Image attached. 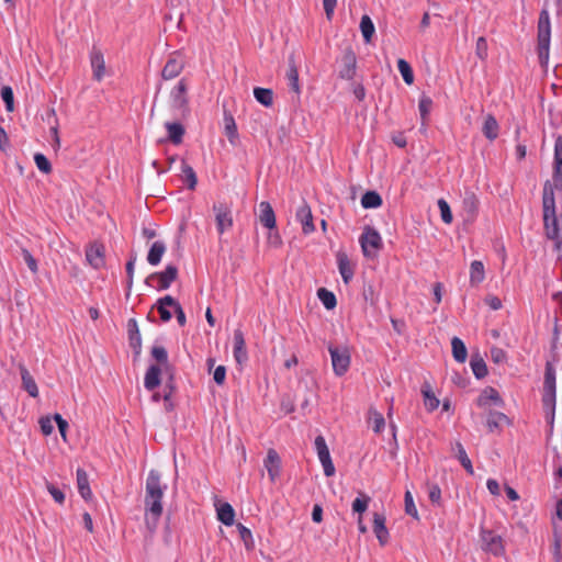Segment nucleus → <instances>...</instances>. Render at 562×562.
Segmentation results:
<instances>
[{"instance_id": "obj_17", "label": "nucleus", "mask_w": 562, "mask_h": 562, "mask_svg": "<svg viewBox=\"0 0 562 562\" xmlns=\"http://www.w3.org/2000/svg\"><path fill=\"white\" fill-rule=\"evenodd\" d=\"M296 218L302 224L304 234H311L315 231L311 207L306 203L299 207L296 212Z\"/></svg>"}, {"instance_id": "obj_19", "label": "nucleus", "mask_w": 562, "mask_h": 562, "mask_svg": "<svg viewBox=\"0 0 562 562\" xmlns=\"http://www.w3.org/2000/svg\"><path fill=\"white\" fill-rule=\"evenodd\" d=\"M162 368H160L158 364H151L146 373L144 379V386L148 391H154L157 386H159L161 380L160 375L162 372Z\"/></svg>"}, {"instance_id": "obj_51", "label": "nucleus", "mask_w": 562, "mask_h": 562, "mask_svg": "<svg viewBox=\"0 0 562 562\" xmlns=\"http://www.w3.org/2000/svg\"><path fill=\"white\" fill-rule=\"evenodd\" d=\"M34 161L40 171H42L46 175L52 171V165L45 155H43L41 153H36L34 155Z\"/></svg>"}, {"instance_id": "obj_37", "label": "nucleus", "mask_w": 562, "mask_h": 562, "mask_svg": "<svg viewBox=\"0 0 562 562\" xmlns=\"http://www.w3.org/2000/svg\"><path fill=\"white\" fill-rule=\"evenodd\" d=\"M485 278L484 265L480 260H474L470 267V282L473 285L481 283Z\"/></svg>"}, {"instance_id": "obj_7", "label": "nucleus", "mask_w": 562, "mask_h": 562, "mask_svg": "<svg viewBox=\"0 0 562 562\" xmlns=\"http://www.w3.org/2000/svg\"><path fill=\"white\" fill-rule=\"evenodd\" d=\"M461 207L463 220L469 223L474 222L480 207V200L477 195L471 190H465L462 195Z\"/></svg>"}, {"instance_id": "obj_22", "label": "nucleus", "mask_w": 562, "mask_h": 562, "mask_svg": "<svg viewBox=\"0 0 562 562\" xmlns=\"http://www.w3.org/2000/svg\"><path fill=\"white\" fill-rule=\"evenodd\" d=\"M501 405L503 403L498 392L494 387H485L476 400V404L480 407H486L491 403Z\"/></svg>"}, {"instance_id": "obj_52", "label": "nucleus", "mask_w": 562, "mask_h": 562, "mask_svg": "<svg viewBox=\"0 0 562 562\" xmlns=\"http://www.w3.org/2000/svg\"><path fill=\"white\" fill-rule=\"evenodd\" d=\"M432 106V100L426 95L422 97L418 103V109L420 112V116L423 120V124H425V121L431 110Z\"/></svg>"}, {"instance_id": "obj_63", "label": "nucleus", "mask_w": 562, "mask_h": 562, "mask_svg": "<svg viewBox=\"0 0 562 562\" xmlns=\"http://www.w3.org/2000/svg\"><path fill=\"white\" fill-rule=\"evenodd\" d=\"M226 376V369L224 366H218L213 374V379L216 382V384L221 385L224 383Z\"/></svg>"}, {"instance_id": "obj_31", "label": "nucleus", "mask_w": 562, "mask_h": 562, "mask_svg": "<svg viewBox=\"0 0 562 562\" xmlns=\"http://www.w3.org/2000/svg\"><path fill=\"white\" fill-rule=\"evenodd\" d=\"M508 418L505 414L496 411H491L487 415L486 426L491 432L499 429V427L507 423Z\"/></svg>"}, {"instance_id": "obj_43", "label": "nucleus", "mask_w": 562, "mask_h": 562, "mask_svg": "<svg viewBox=\"0 0 562 562\" xmlns=\"http://www.w3.org/2000/svg\"><path fill=\"white\" fill-rule=\"evenodd\" d=\"M454 450H456V456H457L458 460L460 461L461 465L465 469V471L469 474L472 475L474 473V470H473V467H472V462H471L470 458L468 457V454L465 452V449L462 446V443L461 442H457L456 447H454Z\"/></svg>"}, {"instance_id": "obj_45", "label": "nucleus", "mask_w": 562, "mask_h": 562, "mask_svg": "<svg viewBox=\"0 0 562 562\" xmlns=\"http://www.w3.org/2000/svg\"><path fill=\"white\" fill-rule=\"evenodd\" d=\"M317 296L327 310H333L337 305L335 294L325 288L317 290Z\"/></svg>"}, {"instance_id": "obj_35", "label": "nucleus", "mask_w": 562, "mask_h": 562, "mask_svg": "<svg viewBox=\"0 0 562 562\" xmlns=\"http://www.w3.org/2000/svg\"><path fill=\"white\" fill-rule=\"evenodd\" d=\"M151 356L158 363L162 366L165 372L173 370L172 367L169 364L168 353L165 347L154 346L151 348Z\"/></svg>"}, {"instance_id": "obj_24", "label": "nucleus", "mask_w": 562, "mask_h": 562, "mask_svg": "<svg viewBox=\"0 0 562 562\" xmlns=\"http://www.w3.org/2000/svg\"><path fill=\"white\" fill-rule=\"evenodd\" d=\"M168 374V378L165 382L164 386V401H165V408L166 411H172L173 404L171 403L170 398L176 392V382H175V373L173 370L166 372Z\"/></svg>"}, {"instance_id": "obj_46", "label": "nucleus", "mask_w": 562, "mask_h": 562, "mask_svg": "<svg viewBox=\"0 0 562 562\" xmlns=\"http://www.w3.org/2000/svg\"><path fill=\"white\" fill-rule=\"evenodd\" d=\"M128 326L131 347L134 348L136 350V355H138L140 352V334L137 328V324L134 319H131Z\"/></svg>"}, {"instance_id": "obj_23", "label": "nucleus", "mask_w": 562, "mask_h": 562, "mask_svg": "<svg viewBox=\"0 0 562 562\" xmlns=\"http://www.w3.org/2000/svg\"><path fill=\"white\" fill-rule=\"evenodd\" d=\"M344 66L339 71V77L350 80L356 74V56L349 50L342 57Z\"/></svg>"}, {"instance_id": "obj_16", "label": "nucleus", "mask_w": 562, "mask_h": 562, "mask_svg": "<svg viewBox=\"0 0 562 562\" xmlns=\"http://www.w3.org/2000/svg\"><path fill=\"white\" fill-rule=\"evenodd\" d=\"M90 63L93 70V78L101 81L105 75V63L100 49L93 47L90 54Z\"/></svg>"}, {"instance_id": "obj_33", "label": "nucleus", "mask_w": 562, "mask_h": 562, "mask_svg": "<svg viewBox=\"0 0 562 562\" xmlns=\"http://www.w3.org/2000/svg\"><path fill=\"white\" fill-rule=\"evenodd\" d=\"M21 379L23 389L29 393L30 396L36 397L38 395V389L27 369L21 368Z\"/></svg>"}, {"instance_id": "obj_55", "label": "nucleus", "mask_w": 562, "mask_h": 562, "mask_svg": "<svg viewBox=\"0 0 562 562\" xmlns=\"http://www.w3.org/2000/svg\"><path fill=\"white\" fill-rule=\"evenodd\" d=\"M475 54L482 60H484L487 57V41L485 37L480 36L477 38Z\"/></svg>"}, {"instance_id": "obj_47", "label": "nucleus", "mask_w": 562, "mask_h": 562, "mask_svg": "<svg viewBox=\"0 0 562 562\" xmlns=\"http://www.w3.org/2000/svg\"><path fill=\"white\" fill-rule=\"evenodd\" d=\"M422 393L424 396V404L427 411L432 412L438 408L439 400L435 396L429 386H424L422 389Z\"/></svg>"}, {"instance_id": "obj_48", "label": "nucleus", "mask_w": 562, "mask_h": 562, "mask_svg": "<svg viewBox=\"0 0 562 562\" xmlns=\"http://www.w3.org/2000/svg\"><path fill=\"white\" fill-rule=\"evenodd\" d=\"M397 68L403 77V80L407 85H412L414 82V74H413L411 65L405 59H398Z\"/></svg>"}, {"instance_id": "obj_11", "label": "nucleus", "mask_w": 562, "mask_h": 562, "mask_svg": "<svg viewBox=\"0 0 562 562\" xmlns=\"http://www.w3.org/2000/svg\"><path fill=\"white\" fill-rule=\"evenodd\" d=\"M482 548L485 551L499 555L504 552L503 540L501 536L491 530H482L481 532Z\"/></svg>"}, {"instance_id": "obj_1", "label": "nucleus", "mask_w": 562, "mask_h": 562, "mask_svg": "<svg viewBox=\"0 0 562 562\" xmlns=\"http://www.w3.org/2000/svg\"><path fill=\"white\" fill-rule=\"evenodd\" d=\"M167 491V484L162 483L161 474L157 470L148 472L145 484V522L150 531L157 528L162 514V498Z\"/></svg>"}, {"instance_id": "obj_42", "label": "nucleus", "mask_w": 562, "mask_h": 562, "mask_svg": "<svg viewBox=\"0 0 562 562\" xmlns=\"http://www.w3.org/2000/svg\"><path fill=\"white\" fill-rule=\"evenodd\" d=\"M360 30L367 44L371 43L374 35V24L369 15H363L360 21Z\"/></svg>"}, {"instance_id": "obj_38", "label": "nucleus", "mask_w": 562, "mask_h": 562, "mask_svg": "<svg viewBox=\"0 0 562 562\" xmlns=\"http://www.w3.org/2000/svg\"><path fill=\"white\" fill-rule=\"evenodd\" d=\"M167 132H168V138L176 145L180 144L182 142V137L184 135V128L180 123H170L167 122L165 124Z\"/></svg>"}, {"instance_id": "obj_41", "label": "nucleus", "mask_w": 562, "mask_h": 562, "mask_svg": "<svg viewBox=\"0 0 562 562\" xmlns=\"http://www.w3.org/2000/svg\"><path fill=\"white\" fill-rule=\"evenodd\" d=\"M470 364L476 379H483L486 376L487 367L482 357L479 355L472 356Z\"/></svg>"}, {"instance_id": "obj_10", "label": "nucleus", "mask_w": 562, "mask_h": 562, "mask_svg": "<svg viewBox=\"0 0 562 562\" xmlns=\"http://www.w3.org/2000/svg\"><path fill=\"white\" fill-rule=\"evenodd\" d=\"M177 277H178V269H177V267L173 266V265H168L164 271L151 273L146 279V283L150 284L151 280L157 279L158 280V288L157 289L158 290H166L177 279Z\"/></svg>"}, {"instance_id": "obj_32", "label": "nucleus", "mask_w": 562, "mask_h": 562, "mask_svg": "<svg viewBox=\"0 0 562 562\" xmlns=\"http://www.w3.org/2000/svg\"><path fill=\"white\" fill-rule=\"evenodd\" d=\"M224 124H225V134L231 144L235 145L238 138L237 126L233 115L228 112H224Z\"/></svg>"}, {"instance_id": "obj_60", "label": "nucleus", "mask_w": 562, "mask_h": 562, "mask_svg": "<svg viewBox=\"0 0 562 562\" xmlns=\"http://www.w3.org/2000/svg\"><path fill=\"white\" fill-rule=\"evenodd\" d=\"M491 359L495 363H502L506 360V352L498 347H493L491 349Z\"/></svg>"}, {"instance_id": "obj_13", "label": "nucleus", "mask_w": 562, "mask_h": 562, "mask_svg": "<svg viewBox=\"0 0 562 562\" xmlns=\"http://www.w3.org/2000/svg\"><path fill=\"white\" fill-rule=\"evenodd\" d=\"M263 463L270 481L274 483L281 473V459L278 452L274 449H269Z\"/></svg>"}, {"instance_id": "obj_57", "label": "nucleus", "mask_w": 562, "mask_h": 562, "mask_svg": "<svg viewBox=\"0 0 562 562\" xmlns=\"http://www.w3.org/2000/svg\"><path fill=\"white\" fill-rule=\"evenodd\" d=\"M22 257H23L26 266L29 267V269L33 273H37L38 266H37L36 259L33 257V255L27 249L23 248L22 249Z\"/></svg>"}, {"instance_id": "obj_21", "label": "nucleus", "mask_w": 562, "mask_h": 562, "mask_svg": "<svg viewBox=\"0 0 562 562\" xmlns=\"http://www.w3.org/2000/svg\"><path fill=\"white\" fill-rule=\"evenodd\" d=\"M373 532L375 533L381 546L389 541V530L385 527V517L375 513L373 516Z\"/></svg>"}, {"instance_id": "obj_28", "label": "nucleus", "mask_w": 562, "mask_h": 562, "mask_svg": "<svg viewBox=\"0 0 562 562\" xmlns=\"http://www.w3.org/2000/svg\"><path fill=\"white\" fill-rule=\"evenodd\" d=\"M166 252V245L164 241L157 240L155 241L147 255V261L151 266H157L160 263L164 254Z\"/></svg>"}, {"instance_id": "obj_56", "label": "nucleus", "mask_w": 562, "mask_h": 562, "mask_svg": "<svg viewBox=\"0 0 562 562\" xmlns=\"http://www.w3.org/2000/svg\"><path fill=\"white\" fill-rule=\"evenodd\" d=\"M428 497L435 505H440L441 490L437 484H428Z\"/></svg>"}, {"instance_id": "obj_36", "label": "nucleus", "mask_w": 562, "mask_h": 562, "mask_svg": "<svg viewBox=\"0 0 562 562\" xmlns=\"http://www.w3.org/2000/svg\"><path fill=\"white\" fill-rule=\"evenodd\" d=\"M452 355L456 361L463 363L467 360L468 351L464 342L459 337L451 339Z\"/></svg>"}, {"instance_id": "obj_18", "label": "nucleus", "mask_w": 562, "mask_h": 562, "mask_svg": "<svg viewBox=\"0 0 562 562\" xmlns=\"http://www.w3.org/2000/svg\"><path fill=\"white\" fill-rule=\"evenodd\" d=\"M177 303V300L173 299L171 295H166L164 297H160L156 302V307L158 310V313L160 315V318L162 322H169L172 317L170 308H175Z\"/></svg>"}, {"instance_id": "obj_58", "label": "nucleus", "mask_w": 562, "mask_h": 562, "mask_svg": "<svg viewBox=\"0 0 562 562\" xmlns=\"http://www.w3.org/2000/svg\"><path fill=\"white\" fill-rule=\"evenodd\" d=\"M385 420L382 414L378 412H372V429L374 432L379 434L384 428Z\"/></svg>"}, {"instance_id": "obj_6", "label": "nucleus", "mask_w": 562, "mask_h": 562, "mask_svg": "<svg viewBox=\"0 0 562 562\" xmlns=\"http://www.w3.org/2000/svg\"><path fill=\"white\" fill-rule=\"evenodd\" d=\"M212 210L214 212L217 232L220 235H223L234 225L232 206L226 202H215Z\"/></svg>"}, {"instance_id": "obj_2", "label": "nucleus", "mask_w": 562, "mask_h": 562, "mask_svg": "<svg viewBox=\"0 0 562 562\" xmlns=\"http://www.w3.org/2000/svg\"><path fill=\"white\" fill-rule=\"evenodd\" d=\"M550 38H551V25L549 11L542 9L538 20V35H537V54L539 64L542 68H547L550 54Z\"/></svg>"}, {"instance_id": "obj_27", "label": "nucleus", "mask_w": 562, "mask_h": 562, "mask_svg": "<svg viewBox=\"0 0 562 562\" xmlns=\"http://www.w3.org/2000/svg\"><path fill=\"white\" fill-rule=\"evenodd\" d=\"M77 486L81 497L86 501L92 497V492L89 486L88 474L83 469H77Z\"/></svg>"}, {"instance_id": "obj_29", "label": "nucleus", "mask_w": 562, "mask_h": 562, "mask_svg": "<svg viewBox=\"0 0 562 562\" xmlns=\"http://www.w3.org/2000/svg\"><path fill=\"white\" fill-rule=\"evenodd\" d=\"M181 180L190 190H194L198 183L195 171L184 160L181 161Z\"/></svg>"}, {"instance_id": "obj_40", "label": "nucleus", "mask_w": 562, "mask_h": 562, "mask_svg": "<svg viewBox=\"0 0 562 562\" xmlns=\"http://www.w3.org/2000/svg\"><path fill=\"white\" fill-rule=\"evenodd\" d=\"M363 209H376L382 205V198L376 191H367L361 198Z\"/></svg>"}, {"instance_id": "obj_5", "label": "nucleus", "mask_w": 562, "mask_h": 562, "mask_svg": "<svg viewBox=\"0 0 562 562\" xmlns=\"http://www.w3.org/2000/svg\"><path fill=\"white\" fill-rule=\"evenodd\" d=\"M331 366L337 376H342L350 367V351L346 346H328Z\"/></svg>"}, {"instance_id": "obj_9", "label": "nucleus", "mask_w": 562, "mask_h": 562, "mask_svg": "<svg viewBox=\"0 0 562 562\" xmlns=\"http://www.w3.org/2000/svg\"><path fill=\"white\" fill-rule=\"evenodd\" d=\"M553 190H562V135H559L554 143V160H553Z\"/></svg>"}, {"instance_id": "obj_62", "label": "nucleus", "mask_w": 562, "mask_h": 562, "mask_svg": "<svg viewBox=\"0 0 562 562\" xmlns=\"http://www.w3.org/2000/svg\"><path fill=\"white\" fill-rule=\"evenodd\" d=\"M54 419L57 423L58 430H59L63 439L66 441V431L68 428V423L59 414H55Z\"/></svg>"}, {"instance_id": "obj_44", "label": "nucleus", "mask_w": 562, "mask_h": 562, "mask_svg": "<svg viewBox=\"0 0 562 562\" xmlns=\"http://www.w3.org/2000/svg\"><path fill=\"white\" fill-rule=\"evenodd\" d=\"M254 95L256 100L265 106H271L273 103V91L271 89L255 88Z\"/></svg>"}, {"instance_id": "obj_4", "label": "nucleus", "mask_w": 562, "mask_h": 562, "mask_svg": "<svg viewBox=\"0 0 562 562\" xmlns=\"http://www.w3.org/2000/svg\"><path fill=\"white\" fill-rule=\"evenodd\" d=\"M359 243L363 252V256L369 259L378 257V252L383 247V241L379 232L367 225L359 238Z\"/></svg>"}, {"instance_id": "obj_26", "label": "nucleus", "mask_w": 562, "mask_h": 562, "mask_svg": "<svg viewBox=\"0 0 562 562\" xmlns=\"http://www.w3.org/2000/svg\"><path fill=\"white\" fill-rule=\"evenodd\" d=\"M182 60L178 58H170L162 68L161 76L166 80L173 79L182 71Z\"/></svg>"}, {"instance_id": "obj_39", "label": "nucleus", "mask_w": 562, "mask_h": 562, "mask_svg": "<svg viewBox=\"0 0 562 562\" xmlns=\"http://www.w3.org/2000/svg\"><path fill=\"white\" fill-rule=\"evenodd\" d=\"M286 78H288V81H289L290 89L293 92L299 94L300 91H301L300 90V85H299V71H297V68H296L292 57L289 60V69L286 71Z\"/></svg>"}, {"instance_id": "obj_30", "label": "nucleus", "mask_w": 562, "mask_h": 562, "mask_svg": "<svg viewBox=\"0 0 562 562\" xmlns=\"http://www.w3.org/2000/svg\"><path fill=\"white\" fill-rule=\"evenodd\" d=\"M498 130L499 126L496 119L491 114L487 115L482 127L484 136L490 140H494L498 136Z\"/></svg>"}, {"instance_id": "obj_3", "label": "nucleus", "mask_w": 562, "mask_h": 562, "mask_svg": "<svg viewBox=\"0 0 562 562\" xmlns=\"http://www.w3.org/2000/svg\"><path fill=\"white\" fill-rule=\"evenodd\" d=\"M542 404L550 413V423H553L555 409V369L550 361L546 363Z\"/></svg>"}, {"instance_id": "obj_54", "label": "nucleus", "mask_w": 562, "mask_h": 562, "mask_svg": "<svg viewBox=\"0 0 562 562\" xmlns=\"http://www.w3.org/2000/svg\"><path fill=\"white\" fill-rule=\"evenodd\" d=\"M405 513L416 519H418V513L416 506L414 504L413 496L411 492L405 493Z\"/></svg>"}, {"instance_id": "obj_15", "label": "nucleus", "mask_w": 562, "mask_h": 562, "mask_svg": "<svg viewBox=\"0 0 562 562\" xmlns=\"http://www.w3.org/2000/svg\"><path fill=\"white\" fill-rule=\"evenodd\" d=\"M234 358L238 364H244L248 360V352L246 349V341L244 334L240 329L234 331Z\"/></svg>"}, {"instance_id": "obj_14", "label": "nucleus", "mask_w": 562, "mask_h": 562, "mask_svg": "<svg viewBox=\"0 0 562 562\" xmlns=\"http://www.w3.org/2000/svg\"><path fill=\"white\" fill-rule=\"evenodd\" d=\"M87 261L94 268L99 269L104 266V247L101 244L93 243L86 250Z\"/></svg>"}, {"instance_id": "obj_8", "label": "nucleus", "mask_w": 562, "mask_h": 562, "mask_svg": "<svg viewBox=\"0 0 562 562\" xmlns=\"http://www.w3.org/2000/svg\"><path fill=\"white\" fill-rule=\"evenodd\" d=\"M315 449L317 451L318 459L323 465L324 474L326 476H333L335 474V467L333 464L329 449L326 445L325 438L321 435L315 438Z\"/></svg>"}, {"instance_id": "obj_61", "label": "nucleus", "mask_w": 562, "mask_h": 562, "mask_svg": "<svg viewBox=\"0 0 562 562\" xmlns=\"http://www.w3.org/2000/svg\"><path fill=\"white\" fill-rule=\"evenodd\" d=\"M40 426H41L42 432L45 436L50 435L53 432V430H54L53 422H52V419L49 417H42L40 419Z\"/></svg>"}, {"instance_id": "obj_20", "label": "nucleus", "mask_w": 562, "mask_h": 562, "mask_svg": "<svg viewBox=\"0 0 562 562\" xmlns=\"http://www.w3.org/2000/svg\"><path fill=\"white\" fill-rule=\"evenodd\" d=\"M259 210H260V215H259L260 223L269 229L274 228L276 227V215H274V211H273L271 204L267 201H262L259 204Z\"/></svg>"}, {"instance_id": "obj_34", "label": "nucleus", "mask_w": 562, "mask_h": 562, "mask_svg": "<svg viewBox=\"0 0 562 562\" xmlns=\"http://www.w3.org/2000/svg\"><path fill=\"white\" fill-rule=\"evenodd\" d=\"M218 520L226 525L232 526L234 524L235 512L231 504L224 503L217 508Z\"/></svg>"}, {"instance_id": "obj_50", "label": "nucleus", "mask_w": 562, "mask_h": 562, "mask_svg": "<svg viewBox=\"0 0 562 562\" xmlns=\"http://www.w3.org/2000/svg\"><path fill=\"white\" fill-rule=\"evenodd\" d=\"M1 98L5 103V109L8 112H12L14 110V97L13 90L9 86H3L0 91Z\"/></svg>"}, {"instance_id": "obj_64", "label": "nucleus", "mask_w": 562, "mask_h": 562, "mask_svg": "<svg viewBox=\"0 0 562 562\" xmlns=\"http://www.w3.org/2000/svg\"><path fill=\"white\" fill-rule=\"evenodd\" d=\"M485 303L493 310L497 311L502 307V301L494 295H488L485 297Z\"/></svg>"}, {"instance_id": "obj_25", "label": "nucleus", "mask_w": 562, "mask_h": 562, "mask_svg": "<svg viewBox=\"0 0 562 562\" xmlns=\"http://www.w3.org/2000/svg\"><path fill=\"white\" fill-rule=\"evenodd\" d=\"M337 263L339 273L346 284L350 282L353 277V269L350 266V261L346 254L339 252L337 255Z\"/></svg>"}, {"instance_id": "obj_59", "label": "nucleus", "mask_w": 562, "mask_h": 562, "mask_svg": "<svg viewBox=\"0 0 562 562\" xmlns=\"http://www.w3.org/2000/svg\"><path fill=\"white\" fill-rule=\"evenodd\" d=\"M47 491L52 495V497L57 502L58 504H63L65 502V494L55 485L52 483L46 484Z\"/></svg>"}, {"instance_id": "obj_49", "label": "nucleus", "mask_w": 562, "mask_h": 562, "mask_svg": "<svg viewBox=\"0 0 562 562\" xmlns=\"http://www.w3.org/2000/svg\"><path fill=\"white\" fill-rule=\"evenodd\" d=\"M370 501L368 495L360 493L359 497L352 502V510L361 515L368 509Z\"/></svg>"}, {"instance_id": "obj_12", "label": "nucleus", "mask_w": 562, "mask_h": 562, "mask_svg": "<svg viewBox=\"0 0 562 562\" xmlns=\"http://www.w3.org/2000/svg\"><path fill=\"white\" fill-rule=\"evenodd\" d=\"M187 83L184 79H181L178 85L172 89L170 93V102L173 109L181 112L188 110V97H187Z\"/></svg>"}, {"instance_id": "obj_53", "label": "nucleus", "mask_w": 562, "mask_h": 562, "mask_svg": "<svg viewBox=\"0 0 562 562\" xmlns=\"http://www.w3.org/2000/svg\"><path fill=\"white\" fill-rule=\"evenodd\" d=\"M438 207L440 210L441 220L446 224H450L452 222V213L448 202L443 199L438 200Z\"/></svg>"}]
</instances>
